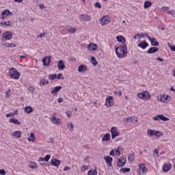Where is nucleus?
<instances>
[{
  "instance_id": "obj_1",
  "label": "nucleus",
  "mask_w": 175,
  "mask_h": 175,
  "mask_svg": "<svg viewBox=\"0 0 175 175\" xmlns=\"http://www.w3.org/2000/svg\"><path fill=\"white\" fill-rule=\"evenodd\" d=\"M115 52L118 58H125V57L128 55V46L126 44L122 46H118L117 48H116Z\"/></svg>"
},
{
  "instance_id": "obj_2",
  "label": "nucleus",
  "mask_w": 175,
  "mask_h": 175,
  "mask_svg": "<svg viewBox=\"0 0 175 175\" xmlns=\"http://www.w3.org/2000/svg\"><path fill=\"white\" fill-rule=\"evenodd\" d=\"M9 74L11 79H14L15 80H18L20 79V75H21L17 70L14 68H11L9 70Z\"/></svg>"
},
{
  "instance_id": "obj_3",
  "label": "nucleus",
  "mask_w": 175,
  "mask_h": 175,
  "mask_svg": "<svg viewBox=\"0 0 175 175\" xmlns=\"http://www.w3.org/2000/svg\"><path fill=\"white\" fill-rule=\"evenodd\" d=\"M49 120L52 124H54L55 125H60V124H62V119L57 118V113L55 112L52 114V116Z\"/></svg>"
},
{
  "instance_id": "obj_4",
  "label": "nucleus",
  "mask_w": 175,
  "mask_h": 175,
  "mask_svg": "<svg viewBox=\"0 0 175 175\" xmlns=\"http://www.w3.org/2000/svg\"><path fill=\"white\" fill-rule=\"evenodd\" d=\"M138 98H139L140 99H150V98H151V95L150 94V92H142L141 93H139L137 94Z\"/></svg>"
},
{
  "instance_id": "obj_5",
  "label": "nucleus",
  "mask_w": 175,
  "mask_h": 175,
  "mask_svg": "<svg viewBox=\"0 0 175 175\" xmlns=\"http://www.w3.org/2000/svg\"><path fill=\"white\" fill-rule=\"evenodd\" d=\"M13 36V33L12 31H7L2 35L3 42H6V40H10Z\"/></svg>"
},
{
  "instance_id": "obj_6",
  "label": "nucleus",
  "mask_w": 175,
  "mask_h": 175,
  "mask_svg": "<svg viewBox=\"0 0 175 175\" xmlns=\"http://www.w3.org/2000/svg\"><path fill=\"white\" fill-rule=\"evenodd\" d=\"M126 163V157H121L119 158L117 165L118 167H122L125 166Z\"/></svg>"
},
{
  "instance_id": "obj_7",
  "label": "nucleus",
  "mask_w": 175,
  "mask_h": 175,
  "mask_svg": "<svg viewBox=\"0 0 175 175\" xmlns=\"http://www.w3.org/2000/svg\"><path fill=\"white\" fill-rule=\"evenodd\" d=\"M111 139H116L117 136H120V133L117 131V127H111Z\"/></svg>"
},
{
  "instance_id": "obj_8",
  "label": "nucleus",
  "mask_w": 175,
  "mask_h": 175,
  "mask_svg": "<svg viewBox=\"0 0 175 175\" xmlns=\"http://www.w3.org/2000/svg\"><path fill=\"white\" fill-rule=\"evenodd\" d=\"M172 167V163H165L163 165L162 170L164 172V173H167L169 170H170Z\"/></svg>"
},
{
  "instance_id": "obj_9",
  "label": "nucleus",
  "mask_w": 175,
  "mask_h": 175,
  "mask_svg": "<svg viewBox=\"0 0 175 175\" xmlns=\"http://www.w3.org/2000/svg\"><path fill=\"white\" fill-rule=\"evenodd\" d=\"M110 23V18L107 16H104L101 18L100 20V24L102 25H106L107 24H109Z\"/></svg>"
},
{
  "instance_id": "obj_10",
  "label": "nucleus",
  "mask_w": 175,
  "mask_h": 175,
  "mask_svg": "<svg viewBox=\"0 0 175 175\" xmlns=\"http://www.w3.org/2000/svg\"><path fill=\"white\" fill-rule=\"evenodd\" d=\"M104 161H105L107 166H109V167H113V157H110V156H107L105 157H104Z\"/></svg>"
},
{
  "instance_id": "obj_11",
  "label": "nucleus",
  "mask_w": 175,
  "mask_h": 175,
  "mask_svg": "<svg viewBox=\"0 0 175 175\" xmlns=\"http://www.w3.org/2000/svg\"><path fill=\"white\" fill-rule=\"evenodd\" d=\"M10 14H13V13L11 12L9 10H4V11L1 12L0 18L1 20H5V18H6L8 16H10Z\"/></svg>"
},
{
  "instance_id": "obj_12",
  "label": "nucleus",
  "mask_w": 175,
  "mask_h": 175,
  "mask_svg": "<svg viewBox=\"0 0 175 175\" xmlns=\"http://www.w3.org/2000/svg\"><path fill=\"white\" fill-rule=\"evenodd\" d=\"M105 103H106L107 107H110L113 106L114 103L113 102L112 96H109L106 98Z\"/></svg>"
},
{
  "instance_id": "obj_13",
  "label": "nucleus",
  "mask_w": 175,
  "mask_h": 175,
  "mask_svg": "<svg viewBox=\"0 0 175 175\" xmlns=\"http://www.w3.org/2000/svg\"><path fill=\"white\" fill-rule=\"evenodd\" d=\"M121 149L120 147H118V149H113L109 152V155L111 157H114V155H121V152H120V150Z\"/></svg>"
},
{
  "instance_id": "obj_14",
  "label": "nucleus",
  "mask_w": 175,
  "mask_h": 175,
  "mask_svg": "<svg viewBox=\"0 0 175 175\" xmlns=\"http://www.w3.org/2000/svg\"><path fill=\"white\" fill-rule=\"evenodd\" d=\"M171 99V97L167 94L162 95L160 97L161 102H164L165 103H167V102H170Z\"/></svg>"
},
{
  "instance_id": "obj_15",
  "label": "nucleus",
  "mask_w": 175,
  "mask_h": 175,
  "mask_svg": "<svg viewBox=\"0 0 175 175\" xmlns=\"http://www.w3.org/2000/svg\"><path fill=\"white\" fill-rule=\"evenodd\" d=\"M148 39L150 40L152 46H159V43L157 41L155 38H152L150 36H148Z\"/></svg>"
},
{
  "instance_id": "obj_16",
  "label": "nucleus",
  "mask_w": 175,
  "mask_h": 175,
  "mask_svg": "<svg viewBox=\"0 0 175 175\" xmlns=\"http://www.w3.org/2000/svg\"><path fill=\"white\" fill-rule=\"evenodd\" d=\"M61 164V161L57 159H53L51 161V165L52 166H55V167H58V165Z\"/></svg>"
},
{
  "instance_id": "obj_17",
  "label": "nucleus",
  "mask_w": 175,
  "mask_h": 175,
  "mask_svg": "<svg viewBox=\"0 0 175 175\" xmlns=\"http://www.w3.org/2000/svg\"><path fill=\"white\" fill-rule=\"evenodd\" d=\"M87 70H88V68L83 64L78 66V72H79V73H84L87 72Z\"/></svg>"
},
{
  "instance_id": "obj_18",
  "label": "nucleus",
  "mask_w": 175,
  "mask_h": 175,
  "mask_svg": "<svg viewBox=\"0 0 175 175\" xmlns=\"http://www.w3.org/2000/svg\"><path fill=\"white\" fill-rule=\"evenodd\" d=\"M138 47H140V49H142V50H146L147 47H148V44L146 40H144L142 42L137 44Z\"/></svg>"
},
{
  "instance_id": "obj_19",
  "label": "nucleus",
  "mask_w": 175,
  "mask_h": 175,
  "mask_svg": "<svg viewBox=\"0 0 175 175\" xmlns=\"http://www.w3.org/2000/svg\"><path fill=\"white\" fill-rule=\"evenodd\" d=\"M139 170L142 172L143 175L146 174L147 172V168L146 167V165L144 163H141L138 165Z\"/></svg>"
},
{
  "instance_id": "obj_20",
  "label": "nucleus",
  "mask_w": 175,
  "mask_h": 175,
  "mask_svg": "<svg viewBox=\"0 0 175 175\" xmlns=\"http://www.w3.org/2000/svg\"><path fill=\"white\" fill-rule=\"evenodd\" d=\"M126 122H133V124H136V122H137V118L135 116L126 118Z\"/></svg>"
},
{
  "instance_id": "obj_21",
  "label": "nucleus",
  "mask_w": 175,
  "mask_h": 175,
  "mask_svg": "<svg viewBox=\"0 0 175 175\" xmlns=\"http://www.w3.org/2000/svg\"><path fill=\"white\" fill-rule=\"evenodd\" d=\"M157 51H159V49L158 47H150L148 51V54H154V53H157Z\"/></svg>"
},
{
  "instance_id": "obj_22",
  "label": "nucleus",
  "mask_w": 175,
  "mask_h": 175,
  "mask_svg": "<svg viewBox=\"0 0 175 175\" xmlns=\"http://www.w3.org/2000/svg\"><path fill=\"white\" fill-rule=\"evenodd\" d=\"M81 21H91V16L87 14L81 15Z\"/></svg>"
},
{
  "instance_id": "obj_23",
  "label": "nucleus",
  "mask_w": 175,
  "mask_h": 175,
  "mask_svg": "<svg viewBox=\"0 0 175 175\" xmlns=\"http://www.w3.org/2000/svg\"><path fill=\"white\" fill-rule=\"evenodd\" d=\"M51 59L49 57H46L42 59L44 66H49L50 65Z\"/></svg>"
},
{
  "instance_id": "obj_24",
  "label": "nucleus",
  "mask_w": 175,
  "mask_h": 175,
  "mask_svg": "<svg viewBox=\"0 0 175 175\" xmlns=\"http://www.w3.org/2000/svg\"><path fill=\"white\" fill-rule=\"evenodd\" d=\"M61 90H62V87L61 86L55 87L51 91L52 95H57V94H58L59 91H61Z\"/></svg>"
},
{
  "instance_id": "obj_25",
  "label": "nucleus",
  "mask_w": 175,
  "mask_h": 175,
  "mask_svg": "<svg viewBox=\"0 0 175 175\" xmlns=\"http://www.w3.org/2000/svg\"><path fill=\"white\" fill-rule=\"evenodd\" d=\"M57 68L58 69H61L62 70H64L65 68V63L64 62V60H59L57 63Z\"/></svg>"
},
{
  "instance_id": "obj_26",
  "label": "nucleus",
  "mask_w": 175,
  "mask_h": 175,
  "mask_svg": "<svg viewBox=\"0 0 175 175\" xmlns=\"http://www.w3.org/2000/svg\"><path fill=\"white\" fill-rule=\"evenodd\" d=\"M96 49H98V45H96L95 44H92V43H90L88 46V49L92 50V51H95V50H96Z\"/></svg>"
},
{
  "instance_id": "obj_27",
  "label": "nucleus",
  "mask_w": 175,
  "mask_h": 175,
  "mask_svg": "<svg viewBox=\"0 0 175 175\" xmlns=\"http://www.w3.org/2000/svg\"><path fill=\"white\" fill-rule=\"evenodd\" d=\"M9 122H10L12 124H14V125H21V122H20V121H18V120L14 119V118H10L9 120Z\"/></svg>"
},
{
  "instance_id": "obj_28",
  "label": "nucleus",
  "mask_w": 175,
  "mask_h": 175,
  "mask_svg": "<svg viewBox=\"0 0 175 175\" xmlns=\"http://www.w3.org/2000/svg\"><path fill=\"white\" fill-rule=\"evenodd\" d=\"M135 152H132L131 154H129L128 156V161H129V162H135Z\"/></svg>"
},
{
  "instance_id": "obj_29",
  "label": "nucleus",
  "mask_w": 175,
  "mask_h": 175,
  "mask_svg": "<svg viewBox=\"0 0 175 175\" xmlns=\"http://www.w3.org/2000/svg\"><path fill=\"white\" fill-rule=\"evenodd\" d=\"M12 136L16 137V139H20L21 137V131H16L12 133Z\"/></svg>"
},
{
  "instance_id": "obj_30",
  "label": "nucleus",
  "mask_w": 175,
  "mask_h": 175,
  "mask_svg": "<svg viewBox=\"0 0 175 175\" xmlns=\"http://www.w3.org/2000/svg\"><path fill=\"white\" fill-rule=\"evenodd\" d=\"M116 40L120 43H125L126 42V40L122 36H118Z\"/></svg>"
},
{
  "instance_id": "obj_31",
  "label": "nucleus",
  "mask_w": 175,
  "mask_h": 175,
  "mask_svg": "<svg viewBox=\"0 0 175 175\" xmlns=\"http://www.w3.org/2000/svg\"><path fill=\"white\" fill-rule=\"evenodd\" d=\"M49 81L46 80V79H42L40 81V87H42V85H47V84H49Z\"/></svg>"
},
{
  "instance_id": "obj_32",
  "label": "nucleus",
  "mask_w": 175,
  "mask_h": 175,
  "mask_svg": "<svg viewBox=\"0 0 175 175\" xmlns=\"http://www.w3.org/2000/svg\"><path fill=\"white\" fill-rule=\"evenodd\" d=\"M110 137H111L110 133H107L103 136L102 141L103 142H109V140H110Z\"/></svg>"
},
{
  "instance_id": "obj_33",
  "label": "nucleus",
  "mask_w": 175,
  "mask_h": 175,
  "mask_svg": "<svg viewBox=\"0 0 175 175\" xmlns=\"http://www.w3.org/2000/svg\"><path fill=\"white\" fill-rule=\"evenodd\" d=\"M24 111L25 113H27V114H31V113L33 111V109L31 107L28 106L25 108Z\"/></svg>"
},
{
  "instance_id": "obj_34",
  "label": "nucleus",
  "mask_w": 175,
  "mask_h": 175,
  "mask_svg": "<svg viewBox=\"0 0 175 175\" xmlns=\"http://www.w3.org/2000/svg\"><path fill=\"white\" fill-rule=\"evenodd\" d=\"M151 5H152V3L150 1H146L144 2V9H148V8L151 7Z\"/></svg>"
},
{
  "instance_id": "obj_35",
  "label": "nucleus",
  "mask_w": 175,
  "mask_h": 175,
  "mask_svg": "<svg viewBox=\"0 0 175 175\" xmlns=\"http://www.w3.org/2000/svg\"><path fill=\"white\" fill-rule=\"evenodd\" d=\"M66 30L70 33H75V32H76V31H77V29L74 27H69L68 28L66 29Z\"/></svg>"
},
{
  "instance_id": "obj_36",
  "label": "nucleus",
  "mask_w": 175,
  "mask_h": 175,
  "mask_svg": "<svg viewBox=\"0 0 175 175\" xmlns=\"http://www.w3.org/2000/svg\"><path fill=\"white\" fill-rule=\"evenodd\" d=\"M88 175H98V171L91 169L88 172Z\"/></svg>"
},
{
  "instance_id": "obj_37",
  "label": "nucleus",
  "mask_w": 175,
  "mask_h": 175,
  "mask_svg": "<svg viewBox=\"0 0 175 175\" xmlns=\"http://www.w3.org/2000/svg\"><path fill=\"white\" fill-rule=\"evenodd\" d=\"M28 142H35V134L33 133H30V136L27 139Z\"/></svg>"
},
{
  "instance_id": "obj_38",
  "label": "nucleus",
  "mask_w": 175,
  "mask_h": 175,
  "mask_svg": "<svg viewBox=\"0 0 175 175\" xmlns=\"http://www.w3.org/2000/svg\"><path fill=\"white\" fill-rule=\"evenodd\" d=\"M131 172V168H122L120 170V173H123V174H125V173H128Z\"/></svg>"
},
{
  "instance_id": "obj_39",
  "label": "nucleus",
  "mask_w": 175,
  "mask_h": 175,
  "mask_svg": "<svg viewBox=\"0 0 175 175\" xmlns=\"http://www.w3.org/2000/svg\"><path fill=\"white\" fill-rule=\"evenodd\" d=\"M136 36H137V38H139V39H142L143 38H146V36L147 38H148V36H148V34H147V33H144V34L137 33Z\"/></svg>"
},
{
  "instance_id": "obj_40",
  "label": "nucleus",
  "mask_w": 175,
  "mask_h": 175,
  "mask_svg": "<svg viewBox=\"0 0 175 175\" xmlns=\"http://www.w3.org/2000/svg\"><path fill=\"white\" fill-rule=\"evenodd\" d=\"M155 131L152 129H149L147 131L148 136H154Z\"/></svg>"
},
{
  "instance_id": "obj_41",
  "label": "nucleus",
  "mask_w": 175,
  "mask_h": 175,
  "mask_svg": "<svg viewBox=\"0 0 175 175\" xmlns=\"http://www.w3.org/2000/svg\"><path fill=\"white\" fill-rule=\"evenodd\" d=\"M68 127L69 129V131L72 132L75 129V126H73V124L72 122H68Z\"/></svg>"
},
{
  "instance_id": "obj_42",
  "label": "nucleus",
  "mask_w": 175,
  "mask_h": 175,
  "mask_svg": "<svg viewBox=\"0 0 175 175\" xmlns=\"http://www.w3.org/2000/svg\"><path fill=\"white\" fill-rule=\"evenodd\" d=\"M49 80H55L57 79V74H53L49 75Z\"/></svg>"
},
{
  "instance_id": "obj_43",
  "label": "nucleus",
  "mask_w": 175,
  "mask_h": 175,
  "mask_svg": "<svg viewBox=\"0 0 175 175\" xmlns=\"http://www.w3.org/2000/svg\"><path fill=\"white\" fill-rule=\"evenodd\" d=\"M81 172H85L86 170H88V165H83L81 167Z\"/></svg>"
},
{
  "instance_id": "obj_44",
  "label": "nucleus",
  "mask_w": 175,
  "mask_h": 175,
  "mask_svg": "<svg viewBox=\"0 0 175 175\" xmlns=\"http://www.w3.org/2000/svg\"><path fill=\"white\" fill-rule=\"evenodd\" d=\"M160 120H161V121H169V118H166L163 115H160Z\"/></svg>"
},
{
  "instance_id": "obj_45",
  "label": "nucleus",
  "mask_w": 175,
  "mask_h": 175,
  "mask_svg": "<svg viewBox=\"0 0 175 175\" xmlns=\"http://www.w3.org/2000/svg\"><path fill=\"white\" fill-rule=\"evenodd\" d=\"M30 167H31V169H36V167H38V165H36V163L35 162H31Z\"/></svg>"
},
{
  "instance_id": "obj_46",
  "label": "nucleus",
  "mask_w": 175,
  "mask_h": 175,
  "mask_svg": "<svg viewBox=\"0 0 175 175\" xmlns=\"http://www.w3.org/2000/svg\"><path fill=\"white\" fill-rule=\"evenodd\" d=\"M154 136L161 137V136H162V133L161 131H154Z\"/></svg>"
},
{
  "instance_id": "obj_47",
  "label": "nucleus",
  "mask_w": 175,
  "mask_h": 175,
  "mask_svg": "<svg viewBox=\"0 0 175 175\" xmlns=\"http://www.w3.org/2000/svg\"><path fill=\"white\" fill-rule=\"evenodd\" d=\"M50 158H51V156L50 154H46L45 157H44V159L45 162H49V161H50Z\"/></svg>"
},
{
  "instance_id": "obj_48",
  "label": "nucleus",
  "mask_w": 175,
  "mask_h": 175,
  "mask_svg": "<svg viewBox=\"0 0 175 175\" xmlns=\"http://www.w3.org/2000/svg\"><path fill=\"white\" fill-rule=\"evenodd\" d=\"M27 90L31 92V94H33V92L35 91V88L32 86H29Z\"/></svg>"
},
{
  "instance_id": "obj_49",
  "label": "nucleus",
  "mask_w": 175,
  "mask_h": 175,
  "mask_svg": "<svg viewBox=\"0 0 175 175\" xmlns=\"http://www.w3.org/2000/svg\"><path fill=\"white\" fill-rule=\"evenodd\" d=\"M56 79H57L58 80H59V79H64V75L61 73L56 75Z\"/></svg>"
},
{
  "instance_id": "obj_50",
  "label": "nucleus",
  "mask_w": 175,
  "mask_h": 175,
  "mask_svg": "<svg viewBox=\"0 0 175 175\" xmlns=\"http://www.w3.org/2000/svg\"><path fill=\"white\" fill-rule=\"evenodd\" d=\"M4 25H6V27H12V22H10V21L4 22Z\"/></svg>"
},
{
  "instance_id": "obj_51",
  "label": "nucleus",
  "mask_w": 175,
  "mask_h": 175,
  "mask_svg": "<svg viewBox=\"0 0 175 175\" xmlns=\"http://www.w3.org/2000/svg\"><path fill=\"white\" fill-rule=\"evenodd\" d=\"M153 120L154 121H159V120H161L160 115H157L153 117Z\"/></svg>"
},
{
  "instance_id": "obj_52",
  "label": "nucleus",
  "mask_w": 175,
  "mask_h": 175,
  "mask_svg": "<svg viewBox=\"0 0 175 175\" xmlns=\"http://www.w3.org/2000/svg\"><path fill=\"white\" fill-rule=\"evenodd\" d=\"M91 61H92L94 63V65H96L98 64V62H96V59L94 57H91Z\"/></svg>"
},
{
  "instance_id": "obj_53",
  "label": "nucleus",
  "mask_w": 175,
  "mask_h": 175,
  "mask_svg": "<svg viewBox=\"0 0 175 175\" xmlns=\"http://www.w3.org/2000/svg\"><path fill=\"white\" fill-rule=\"evenodd\" d=\"M167 14H172V16H175L174 10L167 11Z\"/></svg>"
},
{
  "instance_id": "obj_54",
  "label": "nucleus",
  "mask_w": 175,
  "mask_h": 175,
  "mask_svg": "<svg viewBox=\"0 0 175 175\" xmlns=\"http://www.w3.org/2000/svg\"><path fill=\"white\" fill-rule=\"evenodd\" d=\"M66 114L68 118H70V117H72V111H66Z\"/></svg>"
},
{
  "instance_id": "obj_55",
  "label": "nucleus",
  "mask_w": 175,
  "mask_h": 175,
  "mask_svg": "<svg viewBox=\"0 0 175 175\" xmlns=\"http://www.w3.org/2000/svg\"><path fill=\"white\" fill-rule=\"evenodd\" d=\"M7 47H16V44L14 43L7 44Z\"/></svg>"
},
{
  "instance_id": "obj_56",
  "label": "nucleus",
  "mask_w": 175,
  "mask_h": 175,
  "mask_svg": "<svg viewBox=\"0 0 175 175\" xmlns=\"http://www.w3.org/2000/svg\"><path fill=\"white\" fill-rule=\"evenodd\" d=\"M6 98H9L10 97V90H8L5 92Z\"/></svg>"
},
{
  "instance_id": "obj_57",
  "label": "nucleus",
  "mask_w": 175,
  "mask_h": 175,
  "mask_svg": "<svg viewBox=\"0 0 175 175\" xmlns=\"http://www.w3.org/2000/svg\"><path fill=\"white\" fill-rule=\"evenodd\" d=\"M0 174L1 175H5L6 174V171H5V170H3V169L0 170Z\"/></svg>"
},
{
  "instance_id": "obj_58",
  "label": "nucleus",
  "mask_w": 175,
  "mask_h": 175,
  "mask_svg": "<svg viewBox=\"0 0 175 175\" xmlns=\"http://www.w3.org/2000/svg\"><path fill=\"white\" fill-rule=\"evenodd\" d=\"M153 153L156 154L157 157H159V153L158 149H154Z\"/></svg>"
},
{
  "instance_id": "obj_59",
  "label": "nucleus",
  "mask_w": 175,
  "mask_h": 175,
  "mask_svg": "<svg viewBox=\"0 0 175 175\" xmlns=\"http://www.w3.org/2000/svg\"><path fill=\"white\" fill-rule=\"evenodd\" d=\"M6 117H7V118H9V117H14V114H13V112L10 113H7Z\"/></svg>"
},
{
  "instance_id": "obj_60",
  "label": "nucleus",
  "mask_w": 175,
  "mask_h": 175,
  "mask_svg": "<svg viewBox=\"0 0 175 175\" xmlns=\"http://www.w3.org/2000/svg\"><path fill=\"white\" fill-rule=\"evenodd\" d=\"M95 6L96 8H98V9H100L102 8V5H100V3H96Z\"/></svg>"
},
{
  "instance_id": "obj_61",
  "label": "nucleus",
  "mask_w": 175,
  "mask_h": 175,
  "mask_svg": "<svg viewBox=\"0 0 175 175\" xmlns=\"http://www.w3.org/2000/svg\"><path fill=\"white\" fill-rule=\"evenodd\" d=\"M114 94H117V95H119V96H121L122 95V92H121V91H115Z\"/></svg>"
},
{
  "instance_id": "obj_62",
  "label": "nucleus",
  "mask_w": 175,
  "mask_h": 175,
  "mask_svg": "<svg viewBox=\"0 0 175 175\" xmlns=\"http://www.w3.org/2000/svg\"><path fill=\"white\" fill-rule=\"evenodd\" d=\"M169 10V7H163L162 8H161V10L163 11V12H166L167 10Z\"/></svg>"
},
{
  "instance_id": "obj_63",
  "label": "nucleus",
  "mask_w": 175,
  "mask_h": 175,
  "mask_svg": "<svg viewBox=\"0 0 175 175\" xmlns=\"http://www.w3.org/2000/svg\"><path fill=\"white\" fill-rule=\"evenodd\" d=\"M46 33H40L39 36H37L38 39H39V38H43V36H45Z\"/></svg>"
},
{
  "instance_id": "obj_64",
  "label": "nucleus",
  "mask_w": 175,
  "mask_h": 175,
  "mask_svg": "<svg viewBox=\"0 0 175 175\" xmlns=\"http://www.w3.org/2000/svg\"><path fill=\"white\" fill-rule=\"evenodd\" d=\"M39 8H40V9H44V4L43 3H40L38 5Z\"/></svg>"
}]
</instances>
